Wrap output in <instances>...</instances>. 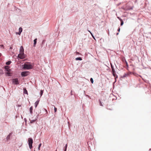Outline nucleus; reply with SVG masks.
Masks as SVG:
<instances>
[{"mask_svg":"<svg viewBox=\"0 0 151 151\" xmlns=\"http://www.w3.org/2000/svg\"><path fill=\"white\" fill-rule=\"evenodd\" d=\"M28 141L29 147L30 149H32V144L33 142L32 139L31 138H29L28 139Z\"/></svg>","mask_w":151,"mask_h":151,"instance_id":"f257e3e1","label":"nucleus"},{"mask_svg":"<svg viewBox=\"0 0 151 151\" xmlns=\"http://www.w3.org/2000/svg\"><path fill=\"white\" fill-rule=\"evenodd\" d=\"M24 68L27 69H30L32 68V67L30 64H25L24 65Z\"/></svg>","mask_w":151,"mask_h":151,"instance_id":"f03ea898","label":"nucleus"},{"mask_svg":"<svg viewBox=\"0 0 151 151\" xmlns=\"http://www.w3.org/2000/svg\"><path fill=\"white\" fill-rule=\"evenodd\" d=\"M18 57L21 59H24L25 58V56L24 53H19L18 54Z\"/></svg>","mask_w":151,"mask_h":151,"instance_id":"7ed1b4c3","label":"nucleus"},{"mask_svg":"<svg viewBox=\"0 0 151 151\" xmlns=\"http://www.w3.org/2000/svg\"><path fill=\"white\" fill-rule=\"evenodd\" d=\"M28 71H24L22 72L21 75L22 76H26L29 74Z\"/></svg>","mask_w":151,"mask_h":151,"instance_id":"20e7f679","label":"nucleus"},{"mask_svg":"<svg viewBox=\"0 0 151 151\" xmlns=\"http://www.w3.org/2000/svg\"><path fill=\"white\" fill-rule=\"evenodd\" d=\"M13 82L16 84H19V83L17 78L14 79L12 80Z\"/></svg>","mask_w":151,"mask_h":151,"instance_id":"39448f33","label":"nucleus"},{"mask_svg":"<svg viewBox=\"0 0 151 151\" xmlns=\"http://www.w3.org/2000/svg\"><path fill=\"white\" fill-rule=\"evenodd\" d=\"M111 68L112 69V73L113 74V75L114 76L115 78H116L117 77L116 74V73L115 70H114V69H113L112 66H111Z\"/></svg>","mask_w":151,"mask_h":151,"instance_id":"423d86ee","label":"nucleus"},{"mask_svg":"<svg viewBox=\"0 0 151 151\" xmlns=\"http://www.w3.org/2000/svg\"><path fill=\"white\" fill-rule=\"evenodd\" d=\"M19 53H24V49L22 46H21L20 48Z\"/></svg>","mask_w":151,"mask_h":151,"instance_id":"0eeeda50","label":"nucleus"},{"mask_svg":"<svg viewBox=\"0 0 151 151\" xmlns=\"http://www.w3.org/2000/svg\"><path fill=\"white\" fill-rule=\"evenodd\" d=\"M4 68L6 71L10 70L9 69V66H5Z\"/></svg>","mask_w":151,"mask_h":151,"instance_id":"6e6552de","label":"nucleus"},{"mask_svg":"<svg viewBox=\"0 0 151 151\" xmlns=\"http://www.w3.org/2000/svg\"><path fill=\"white\" fill-rule=\"evenodd\" d=\"M40 101V100L38 99V100H37V101L35 102V107H36L37 105H38V104H39V102Z\"/></svg>","mask_w":151,"mask_h":151,"instance_id":"1a4fd4ad","label":"nucleus"},{"mask_svg":"<svg viewBox=\"0 0 151 151\" xmlns=\"http://www.w3.org/2000/svg\"><path fill=\"white\" fill-rule=\"evenodd\" d=\"M37 38H36L34 40V47H35V46L36 44L37 43Z\"/></svg>","mask_w":151,"mask_h":151,"instance_id":"9d476101","label":"nucleus"},{"mask_svg":"<svg viewBox=\"0 0 151 151\" xmlns=\"http://www.w3.org/2000/svg\"><path fill=\"white\" fill-rule=\"evenodd\" d=\"M23 90H24V94H28V93H27V90L25 88H24L23 89Z\"/></svg>","mask_w":151,"mask_h":151,"instance_id":"9b49d317","label":"nucleus"},{"mask_svg":"<svg viewBox=\"0 0 151 151\" xmlns=\"http://www.w3.org/2000/svg\"><path fill=\"white\" fill-rule=\"evenodd\" d=\"M76 60H82V59L81 58L78 57V58H76Z\"/></svg>","mask_w":151,"mask_h":151,"instance_id":"f8f14e48","label":"nucleus"},{"mask_svg":"<svg viewBox=\"0 0 151 151\" xmlns=\"http://www.w3.org/2000/svg\"><path fill=\"white\" fill-rule=\"evenodd\" d=\"M11 133H10L8 135L6 139L7 140H8L10 139V136L11 134Z\"/></svg>","mask_w":151,"mask_h":151,"instance_id":"ddd939ff","label":"nucleus"},{"mask_svg":"<svg viewBox=\"0 0 151 151\" xmlns=\"http://www.w3.org/2000/svg\"><path fill=\"white\" fill-rule=\"evenodd\" d=\"M36 119H34V120H30V122L31 123H33L34 122H35Z\"/></svg>","mask_w":151,"mask_h":151,"instance_id":"4468645a","label":"nucleus"},{"mask_svg":"<svg viewBox=\"0 0 151 151\" xmlns=\"http://www.w3.org/2000/svg\"><path fill=\"white\" fill-rule=\"evenodd\" d=\"M11 62L10 61H8L6 63V64L7 65H9L10 64Z\"/></svg>","mask_w":151,"mask_h":151,"instance_id":"2eb2a0df","label":"nucleus"},{"mask_svg":"<svg viewBox=\"0 0 151 151\" xmlns=\"http://www.w3.org/2000/svg\"><path fill=\"white\" fill-rule=\"evenodd\" d=\"M32 109H33V108H32V106L30 108L29 110H30V112L31 113H32Z\"/></svg>","mask_w":151,"mask_h":151,"instance_id":"dca6fc26","label":"nucleus"},{"mask_svg":"<svg viewBox=\"0 0 151 151\" xmlns=\"http://www.w3.org/2000/svg\"><path fill=\"white\" fill-rule=\"evenodd\" d=\"M22 28L20 27L19 28V32H22Z\"/></svg>","mask_w":151,"mask_h":151,"instance_id":"f3484780","label":"nucleus"},{"mask_svg":"<svg viewBox=\"0 0 151 151\" xmlns=\"http://www.w3.org/2000/svg\"><path fill=\"white\" fill-rule=\"evenodd\" d=\"M41 145H42V144L41 143H40L39 145V146H38V150H40V147H41Z\"/></svg>","mask_w":151,"mask_h":151,"instance_id":"a211bd4d","label":"nucleus"},{"mask_svg":"<svg viewBox=\"0 0 151 151\" xmlns=\"http://www.w3.org/2000/svg\"><path fill=\"white\" fill-rule=\"evenodd\" d=\"M120 22H121V26H122L123 25V20H121V21H120Z\"/></svg>","mask_w":151,"mask_h":151,"instance_id":"6ab92c4d","label":"nucleus"},{"mask_svg":"<svg viewBox=\"0 0 151 151\" xmlns=\"http://www.w3.org/2000/svg\"><path fill=\"white\" fill-rule=\"evenodd\" d=\"M90 81H91V82L92 83H93V79L92 78H91V79H90Z\"/></svg>","mask_w":151,"mask_h":151,"instance_id":"aec40b11","label":"nucleus"},{"mask_svg":"<svg viewBox=\"0 0 151 151\" xmlns=\"http://www.w3.org/2000/svg\"><path fill=\"white\" fill-rule=\"evenodd\" d=\"M88 31L91 34V35H92V36L93 37L94 39V37L93 36L92 34V33L89 30H88Z\"/></svg>","mask_w":151,"mask_h":151,"instance_id":"412c9836","label":"nucleus"},{"mask_svg":"<svg viewBox=\"0 0 151 151\" xmlns=\"http://www.w3.org/2000/svg\"><path fill=\"white\" fill-rule=\"evenodd\" d=\"M43 93V91L42 90H41L40 92V94L41 95V96H42V94Z\"/></svg>","mask_w":151,"mask_h":151,"instance_id":"4be33fe9","label":"nucleus"},{"mask_svg":"<svg viewBox=\"0 0 151 151\" xmlns=\"http://www.w3.org/2000/svg\"><path fill=\"white\" fill-rule=\"evenodd\" d=\"M6 71H7L6 73L8 75H9L10 74V70H8Z\"/></svg>","mask_w":151,"mask_h":151,"instance_id":"5701e85b","label":"nucleus"},{"mask_svg":"<svg viewBox=\"0 0 151 151\" xmlns=\"http://www.w3.org/2000/svg\"><path fill=\"white\" fill-rule=\"evenodd\" d=\"M67 144H66V145L65 146V149L64 151H66L67 148Z\"/></svg>","mask_w":151,"mask_h":151,"instance_id":"b1692460","label":"nucleus"},{"mask_svg":"<svg viewBox=\"0 0 151 151\" xmlns=\"http://www.w3.org/2000/svg\"><path fill=\"white\" fill-rule=\"evenodd\" d=\"M0 47H1L3 48H4V45H0Z\"/></svg>","mask_w":151,"mask_h":151,"instance_id":"393cba45","label":"nucleus"},{"mask_svg":"<svg viewBox=\"0 0 151 151\" xmlns=\"http://www.w3.org/2000/svg\"><path fill=\"white\" fill-rule=\"evenodd\" d=\"M57 109L55 107L54 108L55 112H56V111H57Z\"/></svg>","mask_w":151,"mask_h":151,"instance_id":"a878e982","label":"nucleus"},{"mask_svg":"<svg viewBox=\"0 0 151 151\" xmlns=\"http://www.w3.org/2000/svg\"><path fill=\"white\" fill-rule=\"evenodd\" d=\"M99 102H100V106H103V105L101 102V101H100V100H99Z\"/></svg>","mask_w":151,"mask_h":151,"instance_id":"bb28decb","label":"nucleus"},{"mask_svg":"<svg viewBox=\"0 0 151 151\" xmlns=\"http://www.w3.org/2000/svg\"><path fill=\"white\" fill-rule=\"evenodd\" d=\"M80 54V53L78 52H76V55H79Z\"/></svg>","mask_w":151,"mask_h":151,"instance_id":"cd10ccee","label":"nucleus"},{"mask_svg":"<svg viewBox=\"0 0 151 151\" xmlns=\"http://www.w3.org/2000/svg\"><path fill=\"white\" fill-rule=\"evenodd\" d=\"M21 32H19L17 33L16 32V33L17 34H18L19 35H20Z\"/></svg>","mask_w":151,"mask_h":151,"instance_id":"c85d7f7f","label":"nucleus"},{"mask_svg":"<svg viewBox=\"0 0 151 151\" xmlns=\"http://www.w3.org/2000/svg\"><path fill=\"white\" fill-rule=\"evenodd\" d=\"M125 62L126 63V65L127 66V67H128V63H127V62L125 60Z\"/></svg>","mask_w":151,"mask_h":151,"instance_id":"c756f323","label":"nucleus"},{"mask_svg":"<svg viewBox=\"0 0 151 151\" xmlns=\"http://www.w3.org/2000/svg\"><path fill=\"white\" fill-rule=\"evenodd\" d=\"M117 18L120 20L121 21V20H122L121 18H120L119 17H117Z\"/></svg>","mask_w":151,"mask_h":151,"instance_id":"7c9ffc66","label":"nucleus"},{"mask_svg":"<svg viewBox=\"0 0 151 151\" xmlns=\"http://www.w3.org/2000/svg\"><path fill=\"white\" fill-rule=\"evenodd\" d=\"M120 31V28L119 27L118 28V31L119 32Z\"/></svg>","mask_w":151,"mask_h":151,"instance_id":"2f4dec72","label":"nucleus"},{"mask_svg":"<svg viewBox=\"0 0 151 151\" xmlns=\"http://www.w3.org/2000/svg\"><path fill=\"white\" fill-rule=\"evenodd\" d=\"M71 95H73V94H72V91H71Z\"/></svg>","mask_w":151,"mask_h":151,"instance_id":"473e14b6","label":"nucleus"},{"mask_svg":"<svg viewBox=\"0 0 151 151\" xmlns=\"http://www.w3.org/2000/svg\"><path fill=\"white\" fill-rule=\"evenodd\" d=\"M10 49H12V47H10Z\"/></svg>","mask_w":151,"mask_h":151,"instance_id":"72a5a7b5","label":"nucleus"},{"mask_svg":"<svg viewBox=\"0 0 151 151\" xmlns=\"http://www.w3.org/2000/svg\"><path fill=\"white\" fill-rule=\"evenodd\" d=\"M1 54L0 53V57H1Z\"/></svg>","mask_w":151,"mask_h":151,"instance_id":"f704fd0d","label":"nucleus"},{"mask_svg":"<svg viewBox=\"0 0 151 151\" xmlns=\"http://www.w3.org/2000/svg\"><path fill=\"white\" fill-rule=\"evenodd\" d=\"M45 110L46 112H47V110L46 109H45Z\"/></svg>","mask_w":151,"mask_h":151,"instance_id":"c9c22d12","label":"nucleus"},{"mask_svg":"<svg viewBox=\"0 0 151 151\" xmlns=\"http://www.w3.org/2000/svg\"><path fill=\"white\" fill-rule=\"evenodd\" d=\"M118 34H119V33H117L116 35H118Z\"/></svg>","mask_w":151,"mask_h":151,"instance_id":"e433bc0d","label":"nucleus"},{"mask_svg":"<svg viewBox=\"0 0 151 151\" xmlns=\"http://www.w3.org/2000/svg\"><path fill=\"white\" fill-rule=\"evenodd\" d=\"M0 71H1V72H2V70H1Z\"/></svg>","mask_w":151,"mask_h":151,"instance_id":"4c0bfd02","label":"nucleus"},{"mask_svg":"<svg viewBox=\"0 0 151 151\" xmlns=\"http://www.w3.org/2000/svg\"><path fill=\"white\" fill-rule=\"evenodd\" d=\"M34 151H35L34 150Z\"/></svg>","mask_w":151,"mask_h":151,"instance_id":"58836bf2","label":"nucleus"}]
</instances>
